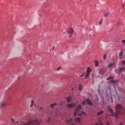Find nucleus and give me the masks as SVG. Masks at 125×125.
Returning <instances> with one entry per match:
<instances>
[{"instance_id":"f257e3e1","label":"nucleus","mask_w":125,"mask_h":125,"mask_svg":"<svg viewBox=\"0 0 125 125\" xmlns=\"http://www.w3.org/2000/svg\"><path fill=\"white\" fill-rule=\"evenodd\" d=\"M82 109V105L80 104L79 105L77 108L75 110V112L74 113V116L76 117L77 115V116H82V115H85V112H83L81 110Z\"/></svg>"},{"instance_id":"f03ea898","label":"nucleus","mask_w":125,"mask_h":125,"mask_svg":"<svg viewBox=\"0 0 125 125\" xmlns=\"http://www.w3.org/2000/svg\"><path fill=\"white\" fill-rule=\"evenodd\" d=\"M115 109L116 111V113H115V114H117L118 117H119V114L120 113H124L125 112V108H124L123 105L121 104H117Z\"/></svg>"},{"instance_id":"7ed1b4c3","label":"nucleus","mask_w":125,"mask_h":125,"mask_svg":"<svg viewBox=\"0 0 125 125\" xmlns=\"http://www.w3.org/2000/svg\"><path fill=\"white\" fill-rule=\"evenodd\" d=\"M24 125H40V121H38L37 119H35L33 121H29L28 123H24Z\"/></svg>"},{"instance_id":"20e7f679","label":"nucleus","mask_w":125,"mask_h":125,"mask_svg":"<svg viewBox=\"0 0 125 125\" xmlns=\"http://www.w3.org/2000/svg\"><path fill=\"white\" fill-rule=\"evenodd\" d=\"M107 109L108 111H109V112L111 113V117H115L116 118H118V114L113 113V109L111 107L107 106Z\"/></svg>"},{"instance_id":"39448f33","label":"nucleus","mask_w":125,"mask_h":125,"mask_svg":"<svg viewBox=\"0 0 125 125\" xmlns=\"http://www.w3.org/2000/svg\"><path fill=\"white\" fill-rule=\"evenodd\" d=\"M90 72H91V69H90V67H87L86 73L85 74L84 78H88V76H89V74H90Z\"/></svg>"},{"instance_id":"423d86ee","label":"nucleus","mask_w":125,"mask_h":125,"mask_svg":"<svg viewBox=\"0 0 125 125\" xmlns=\"http://www.w3.org/2000/svg\"><path fill=\"white\" fill-rule=\"evenodd\" d=\"M86 102H87V104H88L89 105H92L91 102L90 101V100H89V99H86V101H83V102L82 103V104L84 105Z\"/></svg>"},{"instance_id":"0eeeda50","label":"nucleus","mask_w":125,"mask_h":125,"mask_svg":"<svg viewBox=\"0 0 125 125\" xmlns=\"http://www.w3.org/2000/svg\"><path fill=\"white\" fill-rule=\"evenodd\" d=\"M34 105V107H35V109H36V110L38 109H40V107H38V105L35 104L34 103V101L32 100L31 101V104L30 105V107H32Z\"/></svg>"},{"instance_id":"6e6552de","label":"nucleus","mask_w":125,"mask_h":125,"mask_svg":"<svg viewBox=\"0 0 125 125\" xmlns=\"http://www.w3.org/2000/svg\"><path fill=\"white\" fill-rule=\"evenodd\" d=\"M74 32V31L73 30V29L72 28H70L68 31V34L69 35V37L71 38L72 37V35H73V33Z\"/></svg>"},{"instance_id":"1a4fd4ad","label":"nucleus","mask_w":125,"mask_h":125,"mask_svg":"<svg viewBox=\"0 0 125 125\" xmlns=\"http://www.w3.org/2000/svg\"><path fill=\"white\" fill-rule=\"evenodd\" d=\"M76 106V104L73 103V104H68L66 105V107L67 108H73V107H75Z\"/></svg>"},{"instance_id":"9d476101","label":"nucleus","mask_w":125,"mask_h":125,"mask_svg":"<svg viewBox=\"0 0 125 125\" xmlns=\"http://www.w3.org/2000/svg\"><path fill=\"white\" fill-rule=\"evenodd\" d=\"M75 123H77V124H80L81 123V118H80V117L75 118Z\"/></svg>"},{"instance_id":"9b49d317","label":"nucleus","mask_w":125,"mask_h":125,"mask_svg":"<svg viewBox=\"0 0 125 125\" xmlns=\"http://www.w3.org/2000/svg\"><path fill=\"white\" fill-rule=\"evenodd\" d=\"M66 99L67 102H68V103H69L71 102V101H72V97L69 96V97H67L66 98Z\"/></svg>"},{"instance_id":"f8f14e48","label":"nucleus","mask_w":125,"mask_h":125,"mask_svg":"<svg viewBox=\"0 0 125 125\" xmlns=\"http://www.w3.org/2000/svg\"><path fill=\"white\" fill-rule=\"evenodd\" d=\"M73 121V119L72 118H69V119H66V123H67V124H70V123H71V122Z\"/></svg>"},{"instance_id":"ddd939ff","label":"nucleus","mask_w":125,"mask_h":125,"mask_svg":"<svg viewBox=\"0 0 125 125\" xmlns=\"http://www.w3.org/2000/svg\"><path fill=\"white\" fill-rule=\"evenodd\" d=\"M0 106L1 107H5V106H6V103L4 102L1 103Z\"/></svg>"},{"instance_id":"4468645a","label":"nucleus","mask_w":125,"mask_h":125,"mask_svg":"<svg viewBox=\"0 0 125 125\" xmlns=\"http://www.w3.org/2000/svg\"><path fill=\"white\" fill-rule=\"evenodd\" d=\"M124 70H125V68H124V67L119 68V73H122V72H123V71H124Z\"/></svg>"},{"instance_id":"2eb2a0df","label":"nucleus","mask_w":125,"mask_h":125,"mask_svg":"<svg viewBox=\"0 0 125 125\" xmlns=\"http://www.w3.org/2000/svg\"><path fill=\"white\" fill-rule=\"evenodd\" d=\"M103 113H104V111H100L97 113V115H98V116H100V115H102V114H103Z\"/></svg>"},{"instance_id":"dca6fc26","label":"nucleus","mask_w":125,"mask_h":125,"mask_svg":"<svg viewBox=\"0 0 125 125\" xmlns=\"http://www.w3.org/2000/svg\"><path fill=\"white\" fill-rule=\"evenodd\" d=\"M57 105V104H56V103H54V104H50V107H51V108H53V107H54V106H55V105Z\"/></svg>"},{"instance_id":"f3484780","label":"nucleus","mask_w":125,"mask_h":125,"mask_svg":"<svg viewBox=\"0 0 125 125\" xmlns=\"http://www.w3.org/2000/svg\"><path fill=\"white\" fill-rule=\"evenodd\" d=\"M113 66H114V63H109L108 65V68H111L112 67H113Z\"/></svg>"},{"instance_id":"a211bd4d","label":"nucleus","mask_w":125,"mask_h":125,"mask_svg":"<svg viewBox=\"0 0 125 125\" xmlns=\"http://www.w3.org/2000/svg\"><path fill=\"white\" fill-rule=\"evenodd\" d=\"M95 67H97V66H98V64H99L98 61H95Z\"/></svg>"},{"instance_id":"6ab92c4d","label":"nucleus","mask_w":125,"mask_h":125,"mask_svg":"<svg viewBox=\"0 0 125 125\" xmlns=\"http://www.w3.org/2000/svg\"><path fill=\"white\" fill-rule=\"evenodd\" d=\"M99 123L100 125H103V123H102V121L101 120V119H100L99 120Z\"/></svg>"},{"instance_id":"aec40b11","label":"nucleus","mask_w":125,"mask_h":125,"mask_svg":"<svg viewBox=\"0 0 125 125\" xmlns=\"http://www.w3.org/2000/svg\"><path fill=\"white\" fill-rule=\"evenodd\" d=\"M104 17H108L109 16V12L104 15Z\"/></svg>"},{"instance_id":"412c9836","label":"nucleus","mask_w":125,"mask_h":125,"mask_svg":"<svg viewBox=\"0 0 125 125\" xmlns=\"http://www.w3.org/2000/svg\"><path fill=\"white\" fill-rule=\"evenodd\" d=\"M83 89V87H82V85L81 84L79 85V90H82Z\"/></svg>"},{"instance_id":"4be33fe9","label":"nucleus","mask_w":125,"mask_h":125,"mask_svg":"<svg viewBox=\"0 0 125 125\" xmlns=\"http://www.w3.org/2000/svg\"><path fill=\"white\" fill-rule=\"evenodd\" d=\"M106 54H104V60H106Z\"/></svg>"},{"instance_id":"5701e85b","label":"nucleus","mask_w":125,"mask_h":125,"mask_svg":"<svg viewBox=\"0 0 125 125\" xmlns=\"http://www.w3.org/2000/svg\"><path fill=\"white\" fill-rule=\"evenodd\" d=\"M61 69V67H59L57 68V71H59Z\"/></svg>"},{"instance_id":"b1692460","label":"nucleus","mask_w":125,"mask_h":125,"mask_svg":"<svg viewBox=\"0 0 125 125\" xmlns=\"http://www.w3.org/2000/svg\"><path fill=\"white\" fill-rule=\"evenodd\" d=\"M111 79H113V77H110V78H107L106 79V80H111Z\"/></svg>"},{"instance_id":"393cba45","label":"nucleus","mask_w":125,"mask_h":125,"mask_svg":"<svg viewBox=\"0 0 125 125\" xmlns=\"http://www.w3.org/2000/svg\"><path fill=\"white\" fill-rule=\"evenodd\" d=\"M122 42H123L124 43V44H125V40H122Z\"/></svg>"},{"instance_id":"a878e982","label":"nucleus","mask_w":125,"mask_h":125,"mask_svg":"<svg viewBox=\"0 0 125 125\" xmlns=\"http://www.w3.org/2000/svg\"><path fill=\"white\" fill-rule=\"evenodd\" d=\"M105 124H106V125H110V123L108 122H106Z\"/></svg>"},{"instance_id":"bb28decb","label":"nucleus","mask_w":125,"mask_h":125,"mask_svg":"<svg viewBox=\"0 0 125 125\" xmlns=\"http://www.w3.org/2000/svg\"><path fill=\"white\" fill-rule=\"evenodd\" d=\"M49 122H50V118H48V120H47V122H48V123H49Z\"/></svg>"},{"instance_id":"cd10ccee","label":"nucleus","mask_w":125,"mask_h":125,"mask_svg":"<svg viewBox=\"0 0 125 125\" xmlns=\"http://www.w3.org/2000/svg\"><path fill=\"white\" fill-rule=\"evenodd\" d=\"M11 122H14V119L13 118H11Z\"/></svg>"},{"instance_id":"c85d7f7f","label":"nucleus","mask_w":125,"mask_h":125,"mask_svg":"<svg viewBox=\"0 0 125 125\" xmlns=\"http://www.w3.org/2000/svg\"><path fill=\"white\" fill-rule=\"evenodd\" d=\"M123 125V122H121L118 125Z\"/></svg>"},{"instance_id":"c756f323","label":"nucleus","mask_w":125,"mask_h":125,"mask_svg":"<svg viewBox=\"0 0 125 125\" xmlns=\"http://www.w3.org/2000/svg\"><path fill=\"white\" fill-rule=\"evenodd\" d=\"M40 108L41 109V111L43 110V107H40Z\"/></svg>"},{"instance_id":"7c9ffc66","label":"nucleus","mask_w":125,"mask_h":125,"mask_svg":"<svg viewBox=\"0 0 125 125\" xmlns=\"http://www.w3.org/2000/svg\"><path fill=\"white\" fill-rule=\"evenodd\" d=\"M123 55V53H121L119 55V56H122Z\"/></svg>"},{"instance_id":"2f4dec72","label":"nucleus","mask_w":125,"mask_h":125,"mask_svg":"<svg viewBox=\"0 0 125 125\" xmlns=\"http://www.w3.org/2000/svg\"><path fill=\"white\" fill-rule=\"evenodd\" d=\"M70 125H76V124H75V123H72V124H70Z\"/></svg>"},{"instance_id":"473e14b6","label":"nucleus","mask_w":125,"mask_h":125,"mask_svg":"<svg viewBox=\"0 0 125 125\" xmlns=\"http://www.w3.org/2000/svg\"><path fill=\"white\" fill-rule=\"evenodd\" d=\"M101 24H102V21L99 22V25H101Z\"/></svg>"},{"instance_id":"72a5a7b5","label":"nucleus","mask_w":125,"mask_h":125,"mask_svg":"<svg viewBox=\"0 0 125 125\" xmlns=\"http://www.w3.org/2000/svg\"><path fill=\"white\" fill-rule=\"evenodd\" d=\"M115 82H116V81H115L114 80L111 81V83H115Z\"/></svg>"},{"instance_id":"f704fd0d","label":"nucleus","mask_w":125,"mask_h":125,"mask_svg":"<svg viewBox=\"0 0 125 125\" xmlns=\"http://www.w3.org/2000/svg\"><path fill=\"white\" fill-rule=\"evenodd\" d=\"M60 107H62V104H60Z\"/></svg>"},{"instance_id":"c9c22d12","label":"nucleus","mask_w":125,"mask_h":125,"mask_svg":"<svg viewBox=\"0 0 125 125\" xmlns=\"http://www.w3.org/2000/svg\"><path fill=\"white\" fill-rule=\"evenodd\" d=\"M125 6V5L124 4H122V7H124Z\"/></svg>"},{"instance_id":"e433bc0d","label":"nucleus","mask_w":125,"mask_h":125,"mask_svg":"<svg viewBox=\"0 0 125 125\" xmlns=\"http://www.w3.org/2000/svg\"><path fill=\"white\" fill-rule=\"evenodd\" d=\"M95 125H99L98 123H95Z\"/></svg>"},{"instance_id":"4c0bfd02","label":"nucleus","mask_w":125,"mask_h":125,"mask_svg":"<svg viewBox=\"0 0 125 125\" xmlns=\"http://www.w3.org/2000/svg\"><path fill=\"white\" fill-rule=\"evenodd\" d=\"M81 77H83V75H81Z\"/></svg>"},{"instance_id":"58836bf2","label":"nucleus","mask_w":125,"mask_h":125,"mask_svg":"<svg viewBox=\"0 0 125 125\" xmlns=\"http://www.w3.org/2000/svg\"><path fill=\"white\" fill-rule=\"evenodd\" d=\"M18 123V122H15V124H16V123Z\"/></svg>"},{"instance_id":"ea45409f","label":"nucleus","mask_w":125,"mask_h":125,"mask_svg":"<svg viewBox=\"0 0 125 125\" xmlns=\"http://www.w3.org/2000/svg\"><path fill=\"white\" fill-rule=\"evenodd\" d=\"M74 90V88H72V90Z\"/></svg>"}]
</instances>
